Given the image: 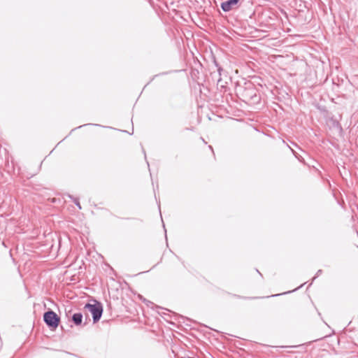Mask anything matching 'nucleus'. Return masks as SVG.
<instances>
[{"label":"nucleus","mask_w":358,"mask_h":358,"mask_svg":"<svg viewBox=\"0 0 358 358\" xmlns=\"http://www.w3.org/2000/svg\"><path fill=\"white\" fill-rule=\"evenodd\" d=\"M94 304L87 303L85 306V309L87 310L92 315L94 322H97L103 313V306L101 303L94 301Z\"/></svg>","instance_id":"f257e3e1"},{"label":"nucleus","mask_w":358,"mask_h":358,"mask_svg":"<svg viewBox=\"0 0 358 358\" xmlns=\"http://www.w3.org/2000/svg\"><path fill=\"white\" fill-rule=\"evenodd\" d=\"M43 320L50 328L56 329L60 322L59 317L52 310H49L44 313Z\"/></svg>","instance_id":"f03ea898"},{"label":"nucleus","mask_w":358,"mask_h":358,"mask_svg":"<svg viewBox=\"0 0 358 358\" xmlns=\"http://www.w3.org/2000/svg\"><path fill=\"white\" fill-rule=\"evenodd\" d=\"M72 321L76 325H80L83 321V315L80 313H77L73 315Z\"/></svg>","instance_id":"7ed1b4c3"},{"label":"nucleus","mask_w":358,"mask_h":358,"mask_svg":"<svg viewBox=\"0 0 358 358\" xmlns=\"http://www.w3.org/2000/svg\"><path fill=\"white\" fill-rule=\"evenodd\" d=\"M73 202L79 208V209H81V206H80V202L78 199H75L73 200Z\"/></svg>","instance_id":"20e7f679"},{"label":"nucleus","mask_w":358,"mask_h":358,"mask_svg":"<svg viewBox=\"0 0 358 358\" xmlns=\"http://www.w3.org/2000/svg\"><path fill=\"white\" fill-rule=\"evenodd\" d=\"M321 272H322V271H321V270H319L317 273H320Z\"/></svg>","instance_id":"39448f33"},{"label":"nucleus","mask_w":358,"mask_h":358,"mask_svg":"<svg viewBox=\"0 0 358 358\" xmlns=\"http://www.w3.org/2000/svg\"><path fill=\"white\" fill-rule=\"evenodd\" d=\"M220 71H221V68H219L218 71L220 72Z\"/></svg>","instance_id":"423d86ee"},{"label":"nucleus","mask_w":358,"mask_h":358,"mask_svg":"<svg viewBox=\"0 0 358 358\" xmlns=\"http://www.w3.org/2000/svg\"><path fill=\"white\" fill-rule=\"evenodd\" d=\"M188 358H194V357H188Z\"/></svg>","instance_id":"0eeeda50"}]
</instances>
